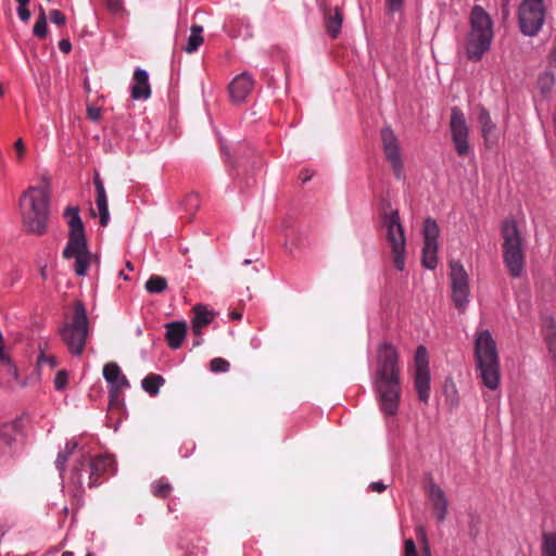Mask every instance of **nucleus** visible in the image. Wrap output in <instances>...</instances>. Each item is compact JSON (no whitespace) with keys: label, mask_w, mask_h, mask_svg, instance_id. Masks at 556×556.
Returning <instances> with one entry per match:
<instances>
[{"label":"nucleus","mask_w":556,"mask_h":556,"mask_svg":"<svg viewBox=\"0 0 556 556\" xmlns=\"http://www.w3.org/2000/svg\"><path fill=\"white\" fill-rule=\"evenodd\" d=\"M451 134L455 150L459 156H465L470 152L468 142L469 128L464 113L458 108H453L451 112Z\"/></svg>","instance_id":"obj_13"},{"label":"nucleus","mask_w":556,"mask_h":556,"mask_svg":"<svg viewBox=\"0 0 556 556\" xmlns=\"http://www.w3.org/2000/svg\"><path fill=\"white\" fill-rule=\"evenodd\" d=\"M77 446H78L77 441H75V440L67 441L64 451L59 453L56 460H55V466L60 470L61 473L65 469V464H66L68 457L73 454V452L77 448Z\"/></svg>","instance_id":"obj_29"},{"label":"nucleus","mask_w":556,"mask_h":556,"mask_svg":"<svg viewBox=\"0 0 556 556\" xmlns=\"http://www.w3.org/2000/svg\"><path fill=\"white\" fill-rule=\"evenodd\" d=\"M549 63L556 67V47L551 51Z\"/></svg>","instance_id":"obj_49"},{"label":"nucleus","mask_w":556,"mask_h":556,"mask_svg":"<svg viewBox=\"0 0 556 556\" xmlns=\"http://www.w3.org/2000/svg\"><path fill=\"white\" fill-rule=\"evenodd\" d=\"M542 556H556V533H545L543 535Z\"/></svg>","instance_id":"obj_31"},{"label":"nucleus","mask_w":556,"mask_h":556,"mask_svg":"<svg viewBox=\"0 0 556 556\" xmlns=\"http://www.w3.org/2000/svg\"><path fill=\"white\" fill-rule=\"evenodd\" d=\"M193 312L192 330L197 337H200L202 334V328L213 321L215 313L207 309L204 305H195Z\"/></svg>","instance_id":"obj_23"},{"label":"nucleus","mask_w":556,"mask_h":556,"mask_svg":"<svg viewBox=\"0 0 556 556\" xmlns=\"http://www.w3.org/2000/svg\"><path fill=\"white\" fill-rule=\"evenodd\" d=\"M415 388L418 393V399L427 403L430 395V372L429 371H416L415 375Z\"/></svg>","instance_id":"obj_25"},{"label":"nucleus","mask_w":556,"mask_h":556,"mask_svg":"<svg viewBox=\"0 0 556 556\" xmlns=\"http://www.w3.org/2000/svg\"><path fill=\"white\" fill-rule=\"evenodd\" d=\"M127 268H128V269H130V270H132V266H131V264H130V263H127Z\"/></svg>","instance_id":"obj_58"},{"label":"nucleus","mask_w":556,"mask_h":556,"mask_svg":"<svg viewBox=\"0 0 556 556\" xmlns=\"http://www.w3.org/2000/svg\"><path fill=\"white\" fill-rule=\"evenodd\" d=\"M22 433L20 419L3 424L0 428V446L11 447Z\"/></svg>","instance_id":"obj_21"},{"label":"nucleus","mask_w":556,"mask_h":556,"mask_svg":"<svg viewBox=\"0 0 556 556\" xmlns=\"http://www.w3.org/2000/svg\"><path fill=\"white\" fill-rule=\"evenodd\" d=\"M201 341H202V340H201V336H200V337H197V339H195V340H194V342H193V346H198V345H200V344H201Z\"/></svg>","instance_id":"obj_52"},{"label":"nucleus","mask_w":556,"mask_h":556,"mask_svg":"<svg viewBox=\"0 0 556 556\" xmlns=\"http://www.w3.org/2000/svg\"><path fill=\"white\" fill-rule=\"evenodd\" d=\"M428 496L433 506L435 517L439 521H443L447 516L448 501L441 486L430 483L428 488Z\"/></svg>","instance_id":"obj_19"},{"label":"nucleus","mask_w":556,"mask_h":556,"mask_svg":"<svg viewBox=\"0 0 556 556\" xmlns=\"http://www.w3.org/2000/svg\"><path fill=\"white\" fill-rule=\"evenodd\" d=\"M14 149L16 152V157L18 161H22L25 154V144L22 138H18L14 143Z\"/></svg>","instance_id":"obj_42"},{"label":"nucleus","mask_w":556,"mask_h":556,"mask_svg":"<svg viewBox=\"0 0 556 556\" xmlns=\"http://www.w3.org/2000/svg\"><path fill=\"white\" fill-rule=\"evenodd\" d=\"M119 275H121L125 280H127V279H128V277L125 275V273L121 271V273H119Z\"/></svg>","instance_id":"obj_56"},{"label":"nucleus","mask_w":556,"mask_h":556,"mask_svg":"<svg viewBox=\"0 0 556 556\" xmlns=\"http://www.w3.org/2000/svg\"><path fill=\"white\" fill-rule=\"evenodd\" d=\"M555 84V78L552 72H544L539 76L538 87L543 94H547Z\"/></svg>","instance_id":"obj_33"},{"label":"nucleus","mask_w":556,"mask_h":556,"mask_svg":"<svg viewBox=\"0 0 556 556\" xmlns=\"http://www.w3.org/2000/svg\"><path fill=\"white\" fill-rule=\"evenodd\" d=\"M131 98L134 100H147L151 96L149 75L146 70L137 68L132 77Z\"/></svg>","instance_id":"obj_20"},{"label":"nucleus","mask_w":556,"mask_h":556,"mask_svg":"<svg viewBox=\"0 0 556 556\" xmlns=\"http://www.w3.org/2000/svg\"><path fill=\"white\" fill-rule=\"evenodd\" d=\"M543 332L548 356L556 364V324L553 319H547L545 321Z\"/></svg>","instance_id":"obj_24"},{"label":"nucleus","mask_w":556,"mask_h":556,"mask_svg":"<svg viewBox=\"0 0 556 556\" xmlns=\"http://www.w3.org/2000/svg\"><path fill=\"white\" fill-rule=\"evenodd\" d=\"M382 225L386 229V240L388 243L389 255L394 267L399 271H403L406 266L407 249L404 228L401 224L397 211L384 213Z\"/></svg>","instance_id":"obj_8"},{"label":"nucleus","mask_w":556,"mask_h":556,"mask_svg":"<svg viewBox=\"0 0 556 556\" xmlns=\"http://www.w3.org/2000/svg\"><path fill=\"white\" fill-rule=\"evenodd\" d=\"M167 288V281L162 276H151L146 282V290L150 293H161Z\"/></svg>","instance_id":"obj_30"},{"label":"nucleus","mask_w":556,"mask_h":556,"mask_svg":"<svg viewBox=\"0 0 556 556\" xmlns=\"http://www.w3.org/2000/svg\"><path fill=\"white\" fill-rule=\"evenodd\" d=\"M86 556H91L90 554L86 555Z\"/></svg>","instance_id":"obj_59"},{"label":"nucleus","mask_w":556,"mask_h":556,"mask_svg":"<svg viewBox=\"0 0 556 556\" xmlns=\"http://www.w3.org/2000/svg\"><path fill=\"white\" fill-rule=\"evenodd\" d=\"M440 229L437 222L432 218H427L424 223V247L421 263L427 269H435L438 266V249Z\"/></svg>","instance_id":"obj_12"},{"label":"nucleus","mask_w":556,"mask_h":556,"mask_svg":"<svg viewBox=\"0 0 556 556\" xmlns=\"http://www.w3.org/2000/svg\"><path fill=\"white\" fill-rule=\"evenodd\" d=\"M250 263H251V261H250V260H244V262H243V264H244V265H248V264H250Z\"/></svg>","instance_id":"obj_57"},{"label":"nucleus","mask_w":556,"mask_h":556,"mask_svg":"<svg viewBox=\"0 0 556 556\" xmlns=\"http://www.w3.org/2000/svg\"><path fill=\"white\" fill-rule=\"evenodd\" d=\"M89 333L87 311L83 302L74 304L73 315L60 328V336L70 353L79 356L85 350Z\"/></svg>","instance_id":"obj_7"},{"label":"nucleus","mask_w":556,"mask_h":556,"mask_svg":"<svg viewBox=\"0 0 556 556\" xmlns=\"http://www.w3.org/2000/svg\"><path fill=\"white\" fill-rule=\"evenodd\" d=\"M110 10L117 12L122 9V0H106Z\"/></svg>","instance_id":"obj_47"},{"label":"nucleus","mask_w":556,"mask_h":556,"mask_svg":"<svg viewBox=\"0 0 556 556\" xmlns=\"http://www.w3.org/2000/svg\"><path fill=\"white\" fill-rule=\"evenodd\" d=\"M0 363H3V365L5 366L7 375L10 377V379L14 380L15 382H18L22 387L25 386L24 382L18 381L17 369L5 355L4 359H2Z\"/></svg>","instance_id":"obj_37"},{"label":"nucleus","mask_w":556,"mask_h":556,"mask_svg":"<svg viewBox=\"0 0 556 556\" xmlns=\"http://www.w3.org/2000/svg\"><path fill=\"white\" fill-rule=\"evenodd\" d=\"M404 0H386V7L388 12L395 13L400 12L403 8Z\"/></svg>","instance_id":"obj_40"},{"label":"nucleus","mask_w":556,"mask_h":556,"mask_svg":"<svg viewBox=\"0 0 556 556\" xmlns=\"http://www.w3.org/2000/svg\"><path fill=\"white\" fill-rule=\"evenodd\" d=\"M151 490L153 495L157 497H166L172 491V485L165 479H160L152 483Z\"/></svg>","instance_id":"obj_34"},{"label":"nucleus","mask_w":556,"mask_h":556,"mask_svg":"<svg viewBox=\"0 0 556 556\" xmlns=\"http://www.w3.org/2000/svg\"><path fill=\"white\" fill-rule=\"evenodd\" d=\"M115 472V462L111 456H99L89 464V486L101 483L100 478Z\"/></svg>","instance_id":"obj_15"},{"label":"nucleus","mask_w":556,"mask_h":556,"mask_svg":"<svg viewBox=\"0 0 556 556\" xmlns=\"http://www.w3.org/2000/svg\"><path fill=\"white\" fill-rule=\"evenodd\" d=\"M4 94V89L3 87L0 85V97H2Z\"/></svg>","instance_id":"obj_55"},{"label":"nucleus","mask_w":556,"mask_h":556,"mask_svg":"<svg viewBox=\"0 0 556 556\" xmlns=\"http://www.w3.org/2000/svg\"><path fill=\"white\" fill-rule=\"evenodd\" d=\"M33 31H34L35 36L40 37V38H42L47 35V17H46L43 10H41L39 17L37 18L35 25H34Z\"/></svg>","instance_id":"obj_35"},{"label":"nucleus","mask_w":556,"mask_h":556,"mask_svg":"<svg viewBox=\"0 0 556 556\" xmlns=\"http://www.w3.org/2000/svg\"><path fill=\"white\" fill-rule=\"evenodd\" d=\"M478 123L480 125L481 135L484 139L486 147L492 148L496 146L500 140L497 126L492 121L489 111L482 106L479 109Z\"/></svg>","instance_id":"obj_17"},{"label":"nucleus","mask_w":556,"mask_h":556,"mask_svg":"<svg viewBox=\"0 0 556 556\" xmlns=\"http://www.w3.org/2000/svg\"><path fill=\"white\" fill-rule=\"evenodd\" d=\"M203 27L200 25H192L190 28V35L185 47V51L188 53H192L198 50V48L203 42Z\"/></svg>","instance_id":"obj_26"},{"label":"nucleus","mask_w":556,"mask_h":556,"mask_svg":"<svg viewBox=\"0 0 556 556\" xmlns=\"http://www.w3.org/2000/svg\"><path fill=\"white\" fill-rule=\"evenodd\" d=\"M399 355L393 345L382 343L378 350L377 367L372 378L381 412L395 415L401 399Z\"/></svg>","instance_id":"obj_1"},{"label":"nucleus","mask_w":556,"mask_h":556,"mask_svg":"<svg viewBox=\"0 0 556 556\" xmlns=\"http://www.w3.org/2000/svg\"><path fill=\"white\" fill-rule=\"evenodd\" d=\"M311 179V176L309 175H304V177H302V181L303 182H306Z\"/></svg>","instance_id":"obj_53"},{"label":"nucleus","mask_w":556,"mask_h":556,"mask_svg":"<svg viewBox=\"0 0 556 556\" xmlns=\"http://www.w3.org/2000/svg\"><path fill=\"white\" fill-rule=\"evenodd\" d=\"M18 205L24 227L31 233L42 235L50 213L48 181L28 187L20 197Z\"/></svg>","instance_id":"obj_2"},{"label":"nucleus","mask_w":556,"mask_h":556,"mask_svg":"<svg viewBox=\"0 0 556 556\" xmlns=\"http://www.w3.org/2000/svg\"><path fill=\"white\" fill-rule=\"evenodd\" d=\"M61 556H74V554L72 552H64Z\"/></svg>","instance_id":"obj_54"},{"label":"nucleus","mask_w":556,"mask_h":556,"mask_svg":"<svg viewBox=\"0 0 556 556\" xmlns=\"http://www.w3.org/2000/svg\"><path fill=\"white\" fill-rule=\"evenodd\" d=\"M66 384H67V372L65 370H60L54 378V388L58 391H61V390L65 389Z\"/></svg>","instance_id":"obj_39"},{"label":"nucleus","mask_w":556,"mask_h":556,"mask_svg":"<svg viewBox=\"0 0 556 556\" xmlns=\"http://www.w3.org/2000/svg\"><path fill=\"white\" fill-rule=\"evenodd\" d=\"M546 13L544 0H521L517 13L520 31L528 37L536 36L543 28Z\"/></svg>","instance_id":"obj_9"},{"label":"nucleus","mask_w":556,"mask_h":556,"mask_svg":"<svg viewBox=\"0 0 556 556\" xmlns=\"http://www.w3.org/2000/svg\"><path fill=\"white\" fill-rule=\"evenodd\" d=\"M59 48L63 53H68L72 50V43L68 39H62L59 42Z\"/></svg>","instance_id":"obj_46"},{"label":"nucleus","mask_w":556,"mask_h":556,"mask_svg":"<svg viewBox=\"0 0 556 556\" xmlns=\"http://www.w3.org/2000/svg\"><path fill=\"white\" fill-rule=\"evenodd\" d=\"M416 371H429L428 367V353L424 345H420L416 350L415 354Z\"/></svg>","instance_id":"obj_32"},{"label":"nucleus","mask_w":556,"mask_h":556,"mask_svg":"<svg viewBox=\"0 0 556 556\" xmlns=\"http://www.w3.org/2000/svg\"><path fill=\"white\" fill-rule=\"evenodd\" d=\"M230 317L233 318V319H241L242 315L238 312H232L230 314Z\"/></svg>","instance_id":"obj_50"},{"label":"nucleus","mask_w":556,"mask_h":556,"mask_svg":"<svg viewBox=\"0 0 556 556\" xmlns=\"http://www.w3.org/2000/svg\"><path fill=\"white\" fill-rule=\"evenodd\" d=\"M451 298L459 313H464L470 302L469 276L458 261L450 263Z\"/></svg>","instance_id":"obj_10"},{"label":"nucleus","mask_w":556,"mask_h":556,"mask_svg":"<svg viewBox=\"0 0 556 556\" xmlns=\"http://www.w3.org/2000/svg\"><path fill=\"white\" fill-rule=\"evenodd\" d=\"M17 14L18 17L24 22H27L30 18V12L27 7H17Z\"/></svg>","instance_id":"obj_45"},{"label":"nucleus","mask_w":556,"mask_h":556,"mask_svg":"<svg viewBox=\"0 0 556 556\" xmlns=\"http://www.w3.org/2000/svg\"><path fill=\"white\" fill-rule=\"evenodd\" d=\"M254 87V80L248 72L237 75L229 84L230 98L236 103L245 101Z\"/></svg>","instance_id":"obj_16"},{"label":"nucleus","mask_w":556,"mask_h":556,"mask_svg":"<svg viewBox=\"0 0 556 556\" xmlns=\"http://www.w3.org/2000/svg\"><path fill=\"white\" fill-rule=\"evenodd\" d=\"M103 378L109 386V394L112 400L117 399L121 392L130 388L128 379L122 372L121 367L114 362L104 365Z\"/></svg>","instance_id":"obj_14"},{"label":"nucleus","mask_w":556,"mask_h":556,"mask_svg":"<svg viewBox=\"0 0 556 556\" xmlns=\"http://www.w3.org/2000/svg\"><path fill=\"white\" fill-rule=\"evenodd\" d=\"M50 18L52 23L60 26L64 25L66 22L65 15L60 10H52L50 12Z\"/></svg>","instance_id":"obj_41"},{"label":"nucleus","mask_w":556,"mask_h":556,"mask_svg":"<svg viewBox=\"0 0 556 556\" xmlns=\"http://www.w3.org/2000/svg\"><path fill=\"white\" fill-rule=\"evenodd\" d=\"M229 363L220 357L211 361V370L214 372H226L229 369Z\"/></svg>","instance_id":"obj_38"},{"label":"nucleus","mask_w":556,"mask_h":556,"mask_svg":"<svg viewBox=\"0 0 556 556\" xmlns=\"http://www.w3.org/2000/svg\"><path fill=\"white\" fill-rule=\"evenodd\" d=\"M503 262L513 277L521 276L525 267L523 238L514 219L507 218L501 227Z\"/></svg>","instance_id":"obj_6"},{"label":"nucleus","mask_w":556,"mask_h":556,"mask_svg":"<svg viewBox=\"0 0 556 556\" xmlns=\"http://www.w3.org/2000/svg\"><path fill=\"white\" fill-rule=\"evenodd\" d=\"M343 16L342 13L336 8L333 13H329L327 16V30L332 37H337L341 30Z\"/></svg>","instance_id":"obj_28"},{"label":"nucleus","mask_w":556,"mask_h":556,"mask_svg":"<svg viewBox=\"0 0 556 556\" xmlns=\"http://www.w3.org/2000/svg\"><path fill=\"white\" fill-rule=\"evenodd\" d=\"M380 138L383 154L389 162L396 179H404V162L401 153V142L390 126H384L380 130Z\"/></svg>","instance_id":"obj_11"},{"label":"nucleus","mask_w":556,"mask_h":556,"mask_svg":"<svg viewBox=\"0 0 556 556\" xmlns=\"http://www.w3.org/2000/svg\"><path fill=\"white\" fill-rule=\"evenodd\" d=\"M164 382L165 380L162 376L150 374L141 381V387L150 395H156Z\"/></svg>","instance_id":"obj_27"},{"label":"nucleus","mask_w":556,"mask_h":556,"mask_svg":"<svg viewBox=\"0 0 556 556\" xmlns=\"http://www.w3.org/2000/svg\"><path fill=\"white\" fill-rule=\"evenodd\" d=\"M88 117L91 121H98L101 117V110L97 106H88L87 109Z\"/></svg>","instance_id":"obj_43"},{"label":"nucleus","mask_w":556,"mask_h":556,"mask_svg":"<svg viewBox=\"0 0 556 556\" xmlns=\"http://www.w3.org/2000/svg\"><path fill=\"white\" fill-rule=\"evenodd\" d=\"M386 489H387V484H384L382 481L371 482V483L368 485V490H369V491H371V492H377V493H381V492H383Z\"/></svg>","instance_id":"obj_44"},{"label":"nucleus","mask_w":556,"mask_h":556,"mask_svg":"<svg viewBox=\"0 0 556 556\" xmlns=\"http://www.w3.org/2000/svg\"><path fill=\"white\" fill-rule=\"evenodd\" d=\"M37 364L39 367L49 366L50 368H54L59 363L55 356L48 355L43 350H41L37 358Z\"/></svg>","instance_id":"obj_36"},{"label":"nucleus","mask_w":556,"mask_h":556,"mask_svg":"<svg viewBox=\"0 0 556 556\" xmlns=\"http://www.w3.org/2000/svg\"><path fill=\"white\" fill-rule=\"evenodd\" d=\"M187 333V326L184 321H173L166 325V340L170 349L177 350L181 346Z\"/></svg>","instance_id":"obj_22"},{"label":"nucleus","mask_w":556,"mask_h":556,"mask_svg":"<svg viewBox=\"0 0 556 556\" xmlns=\"http://www.w3.org/2000/svg\"><path fill=\"white\" fill-rule=\"evenodd\" d=\"M470 29L466 38V54L471 61H480L493 40V22L489 13L475 5L469 16Z\"/></svg>","instance_id":"obj_5"},{"label":"nucleus","mask_w":556,"mask_h":556,"mask_svg":"<svg viewBox=\"0 0 556 556\" xmlns=\"http://www.w3.org/2000/svg\"><path fill=\"white\" fill-rule=\"evenodd\" d=\"M65 215L68 218L70 239L63 251V257L75 258L74 270L77 276H85L92 262H98L87 247L84 225L77 207H67Z\"/></svg>","instance_id":"obj_4"},{"label":"nucleus","mask_w":556,"mask_h":556,"mask_svg":"<svg viewBox=\"0 0 556 556\" xmlns=\"http://www.w3.org/2000/svg\"><path fill=\"white\" fill-rule=\"evenodd\" d=\"M93 185L96 188V206L99 212L100 225L105 227L110 222V212L106 191L99 173L94 174Z\"/></svg>","instance_id":"obj_18"},{"label":"nucleus","mask_w":556,"mask_h":556,"mask_svg":"<svg viewBox=\"0 0 556 556\" xmlns=\"http://www.w3.org/2000/svg\"><path fill=\"white\" fill-rule=\"evenodd\" d=\"M18 3V7H27L29 3V0H16Z\"/></svg>","instance_id":"obj_51"},{"label":"nucleus","mask_w":556,"mask_h":556,"mask_svg":"<svg viewBox=\"0 0 556 556\" xmlns=\"http://www.w3.org/2000/svg\"><path fill=\"white\" fill-rule=\"evenodd\" d=\"M475 361L483 386L496 390L501 381L500 357L496 342L488 329H477L475 333Z\"/></svg>","instance_id":"obj_3"},{"label":"nucleus","mask_w":556,"mask_h":556,"mask_svg":"<svg viewBox=\"0 0 556 556\" xmlns=\"http://www.w3.org/2000/svg\"><path fill=\"white\" fill-rule=\"evenodd\" d=\"M73 482L77 484L81 483V473L79 467H75L73 470Z\"/></svg>","instance_id":"obj_48"}]
</instances>
